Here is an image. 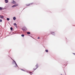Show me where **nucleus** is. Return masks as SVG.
Listing matches in <instances>:
<instances>
[{
    "mask_svg": "<svg viewBox=\"0 0 75 75\" xmlns=\"http://www.w3.org/2000/svg\"><path fill=\"white\" fill-rule=\"evenodd\" d=\"M38 64H36L35 67L33 68V70H34V71H35V70H36V69H37L38 68Z\"/></svg>",
    "mask_w": 75,
    "mask_h": 75,
    "instance_id": "f257e3e1",
    "label": "nucleus"
},
{
    "mask_svg": "<svg viewBox=\"0 0 75 75\" xmlns=\"http://www.w3.org/2000/svg\"><path fill=\"white\" fill-rule=\"evenodd\" d=\"M18 4H16V5H13V6H12V7H16V6H18Z\"/></svg>",
    "mask_w": 75,
    "mask_h": 75,
    "instance_id": "f03ea898",
    "label": "nucleus"
},
{
    "mask_svg": "<svg viewBox=\"0 0 75 75\" xmlns=\"http://www.w3.org/2000/svg\"><path fill=\"white\" fill-rule=\"evenodd\" d=\"M0 18H3V17H3V16L0 15Z\"/></svg>",
    "mask_w": 75,
    "mask_h": 75,
    "instance_id": "7ed1b4c3",
    "label": "nucleus"
},
{
    "mask_svg": "<svg viewBox=\"0 0 75 75\" xmlns=\"http://www.w3.org/2000/svg\"><path fill=\"white\" fill-rule=\"evenodd\" d=\"M5 3H7L8 2V1L7 0H5Z\"/></svg>",
    "mask_w": 75,
    "mask_h": 75,
    "instance_id": "20e7f679",
    "label": "nucleus"
},
{
    "mask_svg": "<svg viewBox=\"0 0 75 75\" xmlns=\"http://www.w3.org/2000/svg\"><path fill=\"white\" fill-rule=\"evenodd\" d=\"M12 3H13V4H16V2H15V1H13V2H12Z\"/></svg>",
    "mask_w": 75,
    "mask_h": 75,
    "instance_id": "39448f33",
    "label": "nucleus"
},
{
    "mask_svg": "<svg viewBox=\"0 0 75 75\" xmlns=\"http://www.w3.org/2000/svg\"><path fill=\"white\" fill-rule=\"evenodd\" d=\"M13 20H16V17H14L13 18Z\"/></svg>",
    "mask_w": 75,
    "mask_h": 75,
    "instance_id": "423d86ee",
    "label": "nucleus"
},
{
    "mask_svg": "<svg viewBox=\"0 0 75 75\" xmlns=\"http://www.w3.org/2000/svg\"><path fill=\"white\" fill-rule=\"evenodd\" d=\"M27 34H30V32H27Z\"/></svg>",
    "mask_w": 75,
    "mask_h": 75,
    "instance_id": "0eeeda50",
    "label": "nucleus"
},
{
    "mask_svg": "<svg viewBox=\"0 0 75 75\" xmlns=\"http://www.w3.org/2000/svg\"><path fill=\"white\" fill-rule=\"evenodd\" d=\"M3 8H2L0 7V10H2Z\"/></svg>",
    "mask_w": 75,
    "mask_h": 75,
    "instance_id": "6e6552de",
    "label": "nucleus"
},
{
    "mask_svg": "<svg viewBox=\"0 0 75 75\" xmlns=\"http://www.w3.org/2000/svg\"><path fill=\"white\" fill-rule=\"evenodd\" d=\"M45 52H48V50H45Z\"/></svg>",
    "mask_w": 75,
    "mask_h": 75,
    "instance_id": "1a4fd4ad",
    "label": "nucleus"
},
{
    "mask_svg": "<svg viewBox=\"0 0 75 75\" xmlns=\"http://www.w3.org/2000/svg\"><path fill=\"white\" fill-rule=\"evenodd\" d=\"M14 25H16V26H17V24L16 23H15L13 24Z\"/></svg>",
    "mask_w": 75,
    "mask_h": 75,
    "instance_id": "9d476101",
    "label": "nucleus"
},
{
    "mask_svg": "<svg viewBox=\"0 0 75 75\" xmlns=\"http://www.w3.org/2000/svg\"><path fill=\"white\" fill-rule=\"evenodd\" d=\"M7 20H8V21H9L10 20V19L9 18H7Z\"/></svg>",
    "mask_w": 75,
    "mask_h": 75,
    "instance_id": "9b49d317",
    "label": "nucleus"
},
{
    "mask_svg": "<svg viewBox=\"0 0 75 75\" xmlns=\"http://www.w3.org/2000/svg\"><path fill=\"white\" fill-rule=\"evenodd\" d=\"M10 29L11 30H13V28L12 27Z\"/></svg>",
    "mask_w": 75,
    "mask_h": 75,
    "instance_id": "f8f14e48",
    "label": "nucleus"
},
{
    "mask_svg": "<svg viewBox=\"0 0 75 75\" xmlns=\"http://www.w3.org/2000/svg\"><path fill=\"white\" fill-rule=\"evenodd\" d=\"M21 35L22 37H24V35Z\"/></svg>",
    "mask_w": 75,
    "mask_h": 75,
    "instance_id": "ddd939ff",
    "label": "nucleus"
},
{
    "mask_svg": "<svg viewBox=\"0 0 75 75\" xmlns=\"http://www.w3.org/2000/svg\"><path fill=\"white\" fill-rule=\"evenodd\" d=\"M29 73H30V75H32V72H30Z\"/></svg>",
    "mask_w": 75,
    "mask_h": 75,
    "instance_id": "4468645a",
    "label": "nucleus"
},
{
    "mask_svg": "<svg viewBox=\"0 0 75 75\" xmlns=\"http://www.w3.org/2000/svg\"><path fill=\"white\" fill-rule=\"evenodd\" d=\"M0 22H2V20L0 19Z\"/></svg>",
    "mask_w": 75,
    "mask_h": 75,
    "instance_id": "2eb2a0df",
    "label": "nucleus"
},
{
    "mask_svg": "<svg viewBox=\"0 0 75 75\" xmlns=\"http://www.w3.org/2000/svg\"><path fill=\"white\" fill-rule=\"evenodd\" d=\"M14 62H15L16 65H17V63H16V62H15V61H14Z\"/></svg>",
    "mask_w": 75,
    "mask_h": 75,
    "instance_id": "dca6fc26",
    "label": "nucleus"
},
{
    "mask_svg": "<svg viewBox=\"0 0 75 75\" xmlns=\"http://www.w3.org/2000/svg\"><path fill=\"white\" fill-rule=\"evenodd\" d=\"M38 39H40V37H38Z\"/></svg>",
    "mask_w": 75,
    "mask_h": 75,
    "instance_id": "f3484780",
    "label": "nucleus"
},
{
    "mask_svg": "<svg viewBox=\"0 0 75 75\" xmlns=\"http://www.w3.org/2000/svg\"><path fill=\"white\" fill-rule=\"evenodd\" d=\"M21 70H22V71H24V70H23V69H21Z\"/></svg>",
    "mask_w": 75,
    "mask_h": 75,
    "instance_id": "a211bd4d",
    "label": "nucleus"
},
{
    "mask_svg": "<svg viewBox=\"0 0 75 75\" xmlns=\"http://www.w3.org/2000/svg\"><path fill=\"white\" fill-rule=\"evenodd\" d=\"M22 30H24H24H25L23 29H22Z\"/></svg>",
    "mask_w": 75,
    "mask_h": 75,
    "instance_id": "6ab92c4d",
    "label": "nucleus"
},
{
    "mask_svg": "<svg viewBox=\"0 0 75 75\" xmlns=\"http://www.w3.org/2000/svg\"><path fill=\"white\" fill-rule=\"evenodd\" d=\"M30 6V5H28V6Z\"/></svg>",
    "mask_w": 75,
    "mask_h": 75,
    "instance_id": "aec40b11",
    "label": "nucleus"
},
{
    "mask_svg": "<svg viewBox=\"0 0 75 75\" xmlns=\"http://www.w3.org/2000/svg\"><path fill=\"white\" fill-rule=\"evenodd\" d=\"M74 54V55H75V54L74 53H73Z\"/></svg>",
    "mask_w": 75,
    "mask_h": 75,
    "instance_id": "412c9836",
    "label": "nucleus"
}]
</instances>
